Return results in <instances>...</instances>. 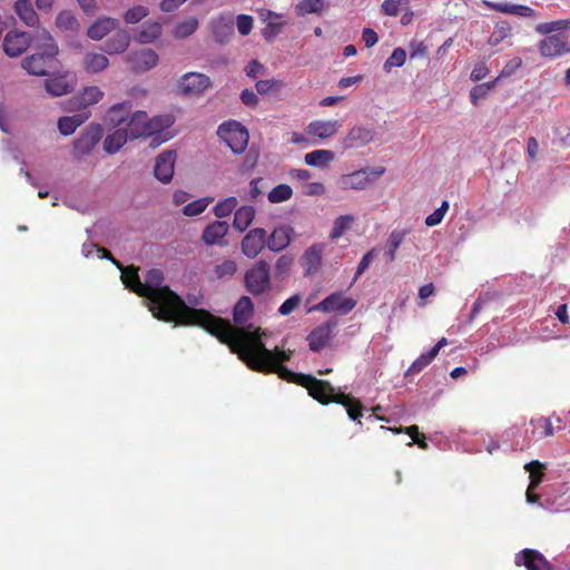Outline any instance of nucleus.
Instances as JSON below:
<instances>
[{"label": "nucleus", "instance_id": "f257e3e1", "mask_svg": "<svg viewBox=\"0 0 570 570\" xmlns=\"http://www.w3.org/2000/svg\"><path fill=\"white\" fill-rule=\"evenodd\" d=\"M164 274L158 268L149 269L142 282L141 297L149 301L154 317L180 325H202L222 343L227 344L233 353L238 354L252 370L263 373H277L279 377L291 381L295 373L282 365L291 357V351L268 350L262 342L267 334L261 328L236 327L228 321L216 317L204 309L191 308L184 299L163 285ZM252 327V325H249Z\"/></svg>", "mask_w": 570, "mask_h": 570}, {"label": "nucleus", "instance_id": "f03ea898", "mask_svg": "<svg viewBox=\"0 0 570 570\" xmlns=\"http://www.w3.org/2000/svg\"><path fill=\"white\" fill-rule=\"evenodd\" d=\"M244 285L248 293L254 296L265 294L271 289V267L264 261H257L246 273Z\"/></svg>", "mask_w": 570, "mask_h": 570}, {"label": "nucleus", "instance_id": "7ed1b4c3", "mask_svg": "<svg viewBox=\"0 0 570 570\" xmlns=\"http://www.w3.org/2000/svg\"><path fill=\"white\" fill-rule=\"evenodd\" d=\"M218 136L226 141L234 154H242L248 145L247 129L236 120H228L219 125Z\"/></svg>", "mask_w": 570, "mask_h": 570}, {"label": "nucleus", "instance_id": "20e7f679", "mask_svg": "<svg viewBox=\"0 0 570 570\" xmlns=\"http://www.w3.org/2000/svg\"><path fill=\"white\" fill-rule=\"evenodd\" d=\"M213 85L210 78L202 72H186L178 82V94L184 97H200Z\"/></svg>", "mask_w": 570, "mask_h": 570}, {"label": "nucleus", "instance_id": "39448f33", "mask_svg": "<svg viewBox=\"0 0 570 570\" xmlns=\"http://www.w3.org/2000/svg\"><path fill=\"white\" fill-rule=\"evenodd\" d=\"M383 167L364 168L351 174L342 175L338 184L342 189L363 190L371 185L376 178L384 174Z\"/></svg>", "mask_w": 570, "mask_h": 570}, {"label": "nucleus", "instance_id": "423d86ee", "mask_svg": "<svg viewBox=\"0 0 570 570\" xmlns=\"http://www.w3.org/2000/svg\"><path fill=\"white\" fill-rule=\"evenodd\" d=\"M159 128L160 124L158 119H149L147 112L141 110L130 114L126 127L131 140L151 136L154 132L159 130Z\"/></svg>", "mask_w": 570, "mask_h": 570}, {"label": "nucleus", "instance_id": "0eeeda50", "mask_svg": "<svg viewBox=\"0 0 570 570\" xmlns=\"http://www.w3.org/2000/svg\"><path fill=\"white\" fill-rule=\"evenodd\" d=\"M102 126L100 124H89L73 141V156L82 158L89 155L102 137Z\"/></svg>", "mask_w": 570, "mask_h": 570}, {"label": "nucleus", "instance_id": "6e6552de", "mask_svg": "<svg viewBox=\"0 0 570 570\" xmlns=\"http://www.w3.org/2000/svg\"><path fill=\"white\" fill-rule=\"evenodd\" d=\"M298 383L308 390V394L323 404L334 402L335 393L334 387L327 381L317 380L312 375H301Z\"/></svg>", "mask_w": 570, "mask_h": 570}, {"label": "nucleus", "instance_id": "1a4fd4ad", "mask_svg": "<svg viewBox=\"0 0 570 570\" xmlns=\"http://www.w3.org/2000/svg\"><path fill=\"white\" fill-rule=\"evenodd\" d=\"M30 40L29 32L14 28L6 33L2 49L8 57L17 58L28 50Z\"/></svg>", "mask_w": 570, "mask_h": 570}, {"label": "nucleus", "instance_id": "9d476101", "mask_svg": "<svg viewBox=\"0 0 570 570\" xmlns=\"http://www.w3.org/2000/svg\"><path fill=\"white\" fill-rule=\"evenodd\" d=\"M75 87L76 77L71 72L53 75L45 81V89L52 97L70 94Z\"/></svg>", "mask_w": 570, "mask_h": 570}, {"label": "nucleus", "instance_id": "9b49d317", "mask_svg": "<svg viewBox=\"0 0 570 570\" xmlns=\"http://www.w3.org/2000/svg\"><path fill=\"white\" fill-rule=\"evenodd\" d=\"M30 47H33L38 52L48 56H57L59 52L58 45L51 33L46 28L36 27L32 32H29Z\"/></svg>", "mask_w": 570, "mask_h": 570}, {"label": "nucleus", "instance_id": "f8f14e48", "mask_svg": "<svg viewBox=\"0 0 570 570\" xmlns=\"http://www.w3.org/2000/svg\"><path fill=\"white\" fill-rule=\"evenodd\" d=\"M356 305L353 298H345L341 293H333L321 301L314 309L325 313L337 312L342 315L350 313Z\"/></svg>", "mask_w": 570, "mask_h": 570}, {"label": "nucleus", "instance_id": "ddd939ff", "mask_svg": "<svg viewBox=\"0 0 570 570\" xmlns=\"http://www.w3.org/2000/svg\"><path fill=\"white\" fill-rule=\"evenodd\" d=\"M176 161V151L165 150L160 153L155 159L154 175L155 177L167 184L173 179Z\"/></svg>", "mask_w": 570, "mask_h": 570}, {"label": "nucleus", "instance_id": "4468645a", "mask_svg": "<svg viewBox=\"0 0 570 570\" xmlns=\"http://www.w3.org/2000/svg\"><path fill=\"white\" fill-rule=\"evenodd\" d=\"M266 245V230L257 227L250 229L242 240V252L248 258H255Z\"/></svg>", "mask_w": 570, "mask_h": 570}, {"label": "nucleus", "instance_id": "2eb2a0df", "mask_svg": "<svg viewBox=\"0 0 570 570\" xmlns=\"http://www.w3.org/2000/svg\"><path fill=\"white\" fill-rule=\"evenodd\" d=\"M517 566H524L527 570H553V566L537 550L524 549L515 556Z\"/></svg>", "mask_w": 570, "mask_h": 570}, {"label": "nucleus", "instance_id": "dca6fc26", "mask_svg": "<svg viewBox=\"0 0 570 570\" xmlns=\"http://www.w3.org/2000/svg\"><path fill=\"white\" fill-rule=\"evenodd\" d=\"M539 51L542 57L556 58L570 52V45L562 35L548 36L540 41Z\"/></svg>", "mask_w": 570, "mask_h": 570}, {"label": "nucleus", "instance_id": "f3484780", "mask_svg": "<svg viewBox=\"0 0 570 570\" xmlns=\"http://www.w3.org/2000/svg\"><path fill=\"white\" fill-rule=\"evenodd\" d=\"M134 71L144 72L157 66L159 57L155 50L145 48L131 52L127 57Z\"/></svg>", "mask_w": 570, "mask_h": 570}, {"label": "nucleus", "instance_id": "a211bd4d", "mask_svg": "<svg viewBox=\"0 0 570 570\" xmlns=\"http://www.w3.org/2000/svg\"><path fill=\"white\" fill-rule=\"evenodd\" d=\"M375 131L364 126H354L342 139L344 149L361 148L374 139Z\"/></svg>", "mask_w": 570, "mask_h": 570}, {"label": "nucleus", "instance_id": "6ab92c4d", "mask_svg": "<svg viewBox=\"0 0 570 570\" xmlns=\"http://www.w3.org/2000/svg\"><path fill=\"white\" fill-rule=\"evenodd\" d=\"M335 326V321H328L314 328L307 336L309 348L314 352H318L325 347L333 336V328Z\"/></svg>", "mask_w": 570, "mask_h": 570}, {"label": "nucleus", "instance_id": "aec40b11", "mask_svg": "<svg viewBox=\"0 0 570 570\" xmlns=\"http://www.w3.org/2000/svg\"><path fill=\"white\" fill-rule=\"evenodd\" d=\"M56 56L42 55V52H36L27 56L21 61V67L32 76H48L49 63Z\"/></svg>", "mask_w": 570, "mask_h": 570}, {"label": "nucleus", "instance_id": "412c9836", "mask_svg": "<svg viewBox=\"0 0 570 570\" xmlns=\"http://www.w3.org/2000/svg\"><path fill=\"white\" fill-rule=\"evenodd\" d=\"M131 101H122L112 105L106 115V124L112 128H120L121 125L128 122L131 114Z\"/></svg>", "mask_w": 570, "mask_h": 570}, {"label": "nucleus", "instance_id": "4be33fe9", "mask_svg": "<svg viewBox=\"0 0 570 570\" xmlns=\"http://www.w3.org/2000/svg\"><path fill=\"white\" fill-rule=\"evenodd\" d=\"M229 230V225L223 220H215L214 223L206 226L203 230L202 239L206 245H219L225 244L224 237Z\"/></svg>", "mask_w": 570, "mask_h": 570}, {"label": "nucleus", "instance_id": "5701e85b", "mask_svg": "<svg viewBox=\"0 0 570 570\" xmlns=\"http://www.w3.org/2000/svg\"><path fill=\"white\" fill-rule=\"evenodd\" d=\"M293 233L294 229L291 226L284 225L276 227L269 237H266V246L272 252H281L289 245Z\"/></svg>", "mask_w": 570, "mask_h": 570}, {"label": "nucleus", "instance_id": "b1692460", "mask_svg": "<svg viewBox=\"0 0 570 570\" xmlns=\"http://www.w3.org/2000/svg\"><path fill=\"white\" fill-rule=\"evenodd\" d=\"M13 11L18 18L29 28L40 26V18L30 0H17Z\"/></svg>", "mask_w": 570, "mask_h": 570}, {"label": "nucleus", "instance_id": "393cba45", "mask_svg": "<svg viewBox=\"0 0 570 570\" xmlns=\"http://www.w3.org/2000/svg\"><path fill=\"white\" fill-rule=\"evenodd\" d=\"M213 37L218 43H226L234 36V21L230 17H219L212 23Z\"/></svg>", "mask_w": 570, "mask_h": 570}, {"label": "nucleus", "instance_id": "a878e982", "mask_svg": "<svg viewBox=\"0 0 570 570\" xmlns=\"http://www.w3.org/2000/svg\"><path fill=\"white\" fill-rule=\"evenodd\" d=\"M524 469L530 473V484L527 489V501L529 503H535L539 500V497L533 494L534 489L540 484L543 476L544 465L539 461H532L527 463Z\"/></svg>", "mask_w": 570, "mask_h": 570}, {"label": "nucleus", "instance_id": "bb28decb", "mask_svg": "<svg viewBox=\"0 0 570 570\" xmlns=\"http://www.w3.org/2000/svg\"><path fill=\"white\" fill-rule=\"evenodd\" d=\"M104 97V92L96 86L86 87L70 102L78 109L98 104Z\"/></svg>", "mask_w": 570, "mask_h": 570}, {"label": "nucleus", "instance_id": "cd10ccee", "mask_svg": "<svg viewBox=\"0 0 570 570\" xmlns=\"http://www.w3.org/2000/svg\"><path fill=\"white\" fill-rule=\"evenodd\" d=\"M341 128L337 120H315L307 126V132L321 139L330 138L336 134Z\"/></svg>", "mask_w": 570, "mask_h": 570}, {"label": "nucleus", "instance_id": "c85d7f7f", "mask_svg": "<svg viewBox=\"0 0 570 570\" xmlns=\"http://www.w3.org/2000/svg\"><path fill=\"white\" fill-rule=\"evenodd\" d=\"M128 140L131 139L127 129L117 128L115 131L106 136L104 140V150L109 155H114L118 153Z\"/></svg>", "mask_w": 570, "mask_h": 570}, {"label": "nucleus", "instance_id": "c756f323", "mask_svg": "<svg viewBox=\"0 0 570 570\" xmlns=\"http://www.w3.org/2000/svg\"><path fill=\"white\" fill-rule=\"evenodd\" d=\"M129 43L128 32L120 30L104 42L102 50L109 55L121 53L127 50Z\"/></svg>", "mask_w": 570, "mask_h": 570}, {"label": "nucleus", "instance_id": "7c9ffc66", "mask_svg": "<svg viewBox=\"0 0 570 570\" xmlns=\"http://www.w3.org/2000/svg\"><path fill=\"white\" fill-rule=\"evenodd\" d=\"M117 24L116 19L100 18L88 28L87 36L92 40H101L110 31L115 30Z\"/></svg>", "mask_w": 570, "mask_h": 570}, {"label": "nucleus", "instance_id": "2f4dec72", "mask_svg": "<svg viewBox=\"0 0 570 570\" xmlns=\"http://www.w3.org/2000/svg\"><path fill=\"white\" fill-rule=\"evenodd\" d=\"M254 304L248 296H242L234 306L233 318L236 325H244L253 315Z\"/></svg>", "mask_w": 570, "mask_h": 570}, {"label": "nucleus", "instance_id": "473e14b6", "mask_svg": "<svg viewBox=\"0 0 570 570\" xmlns=\"http://www.w3.org/2000/svg\"><path fill=\"white\" fill-rule=\"evenodd\" d=\"M119 269L121 271V279L125 286L141 296L144 289L142 282L138 275V268L135 266L124 267L121 265V268Z\"/></svg>", "mask_w": 570, "mask_h": 570}, {"label": "nucleus", "instance_id": "72a5a7b5", "mask_svg": "<svg viewBox=\"0 0 570 570\" xmlns=\"http://www.w3.org/2000/svg\"><path fill=\"white\" fill-rule=\"evenodd\" d=\"M335 403L342 404L348 414V417L353 421L358 420L362 416L363 405L353 396L344 393H338L334 399Z\"/></svg>", "mask_w": 570, "mask_h": 570}, {"label": "nucleus", "instance_id": "f704fd0d", "mask_svg": "<svg viewBox=\"0 0 570 570\" xmlns=\"http://www.w3.org/2000/svg\"><path fill=\"white\" fill-rule=\"evenodd\" d=\"M302 264L306 269V274H314L318 271L322 262V249L317 245L308 247L303 257Z\"/></svg>", "mask_w": 570, "mask_h": 570}, {"label": "nucleus", "instance_id": "c9c22d12", "mask_svg": "<svg viewBox=\"0 0 570 570\" xmlns=\"http://www.w3.org/2000/svg\"><path fill=\"white\" fill-rule=\"evenodd\" d=\"M256 210L253 206H242L239 207L234 215L233 226L238 232H244L248 228V226L253 223L255 218Z\"/></svg>", "mask_w": 570, "mask_h": 570}, {"label": "nucleus", "instance_id": "e433bc0d", "mask_svg": "<svg viewBox=\"0 0 570 570\" xmlns=\"http://www.w3.org/2000/svg\"><path fill=\"white\" fill-rule=\"evenodd\" d=\"M163 26L158 21H147L137 33L136 39L139 43H150L161 36Z\"/></svg>", "mask_w": 570, "mask_h": 570}, {"label": "nucleus", "instance_id": "4c0bfd02", "mask_svg": "<svg viewBox=\"0 0 570 570\" xmlns=\"http://www.w3.org/2000/svg\"><path fill=\"white\" fill-rule=\"evenodd\" d=\"M334 153L327 149H316L304 156L306 165L312 167H325L334 160Z\"/></svg>", "mask_w": 570, "mask_h": 570}, {"label": "nucleus", "instance_id": "58836bf2", "mask_svg": "<svg viewBox=\"0 0 570 570\" xmlns=\"http://www.w3.org/2000/svg\"><path fill=\"white\" fill-rule=\"evenodd\" d=\"M407 235V230L405 229H394L387 239V247L385 250V257L387 262H392L395 258V252L403 243L405 236Z\"/></svg>", "mask_w": 570, "mask_h": 570}, {"label": "nucleus", "instance_id": "ea45409f", "mask_svg": "<svg viewBox=\"0 0 570 570\" xmlns=\"http://www.w3.org/2000/svg\"><path fill=\"white\" fill-rule=\"evenodd\" d=\"M109 65L108 58L102 53H87L85 57V67L89 72H100Z\"/></svg>", "mask_w": 570, "mask_h": 570}, {"label": "nucleus", "instance_id": "a19ab883", "mask_svg": "<svg viewBox=\"0 0 570 570\" xmlns=\"http://www.w3.org/2000/svg\"><path fill=\"white\" fill-rule=\"evenodd\" d=\"M56 26L65 31H77L80 27L77 18L70 10H62L58 13Z\"/></svg>", "mask_w": 570, "mask_h": 570}, {"label": "nucleus", "instance_id": "79ce46f5", "mask_svg": "<svg viewBox=\"0 0 570 570\" xmlns=\"http://www.w3.org/2000/svg\"><path fill=\"white\" fill-rule=\"evenodd\" d=\"M198 28V20L195 17H189L185 21L178 22L174 29V36L178 39H184L193 35Z\"/></svg>", "mask_w": 570, "mask_h": 570}, {"label": "nucleus", "instance_id": "37998d69", "mask_svg": "<svg viewBox=\"0 0 570 570\" xmlns=\"http://www.w3.org/2000/svg\"><path fill=\"white\" fill-rule=\"evenodd\" d=\"M324 8V0H303L295 7V11L298 17H303L308 13H318Z\"/></svg>", "mask_w": 570, "mask_h": 570}, {"label": "nucleus", "instance_id": "c03bdc74", "mask_svg": "<svg viewBox=\"0 0 570 570\" xmlns=\"http://www.w3.org/2000/svg\"><path fill=\"white\" fill-rule=\"evenodd\" d=\"M355 220L353 215H342L338 216L333 224L332 232L330 234L331 239L340 238L352 225Z\"/></svg>", "mask_w": 570, "mask_h": 570}, {"label": "nucleus", "instance_id": "a18cd8bd", "mask_svg": "<svg viewBox=\"0 0 570 570\" xmlns=\"http://www.w3.org/2000/svg\"><path fill=\"white\" fill-rule=\"evenodd\" d=\"M293 196V189L287 184H279L267 195L269 203L278 204L288 200Z\"/></svg>", "mask_w": 570, "mask_h": 570}, {"label": "nucleus", "instance_id": "49530a36", "mask_svg": "<svg viewBox=\"0 0 570 570\" xmlns=\"http://www.w3.org/2000/svg\"><path fill=\"white\" fill-rule=\"evenodd\" d=\"M237 204L238 200L236 197H227L216 204V206L213 208V213L218 218L227 217L233 213Z\"/></svg>", "mask_w": 570, "mask_h": 570}, {"label": "nucleus", "instance_id": "de8ad7c7", "mask_svg": "<svg viewBox=\"0 0 570 570\" xmlns=\"http://www.w3.org/2000/svg\"><path fill=\"white\" fill-rule=\"evenodd\" d=\"M511 35V26L507 21H501L495 24V28L491 36L489 37V45L498 46L505 38Z\"/></svg>", "mask_w": 570, "mask_h": 570}, {"label": "nucleus", "instance_id": "09e8293b", "mask_svg": "<svg viewBox=\"0 0 570 570\" xmlns=\"http://www.w3.org/2000/svg\"><path fill=\"white\" fill-rule=\"evenodd\" d=\"M294 263L293 256L285 254L278 257L275 264V277L283 281L289 274L292 265Z\"/></svg>", "mask_w": 570, "mask_h": 570}, {"label": "nucleus", "instance_id": "8fccbe9b", "mask_svg": "<svg viewBox=\"0 0 570 570\" xmlns=\"http://www.w3.org/2000/svg\"><path fill=\"white\" fill-rule=\"evenodd\" d=\"M503 10H504V13H507V14H512V16L522 17V18H533V19L538 18L535 10H533L532 8L524 6V4L507 3V6H505V8H503Z\"/></svg>", "mask_w": 570, "mask_h": 570}, {"label": "nucleus", "instance_id": "3c124183", "mask_svg": "<svg viewBox=\"0 0 570 570\" xmlns=\"http://www.w3.org/2000/svg\"><path fill=\"white\" fill-rule=\"evenodd\" d=\"M406 60V51L397 47L392 51V55L387 58V60L383 65V69L386 72H390L393 67H402Z\"/></svg>", "mask_w": 570, "mask_h": 570}, {"label": "nucleus", "instance_id": "603ef678", "mask_svg": "<svg viewBox=\"0 0 570 570\" xmlns=\"http://www.w3.org/2000/svg\"><path fill=\"white\" fill-rule=\"evenodd\" d=\"M570 26V20H556L552 22L539 23L535 31L540 35H549L554 31H560Z\"/></svg>", "mask_w": 570, "mask_h": 570}, {"label": "nucleus", "instance_id": "864d4df0", "mask_svg": "<svg viewBox=\"0 0 570 570\" xmlns=\"http://www.w3.org/2000/svg\"><path fill=\"white\" fill-rule=\"evenodd\" d=\"M212 200H213L212 198L210 199L209 198H200V199L194 200V202L187 204L183 208V214L186 216H189V217L197 216V215L202 214L207 208L208 204Z\"/></svg>", "mask_w": 570, "mask_h": 570}, {"label": "nucleus", "instance_id": "5fc2aeb1", "mask_svg": "<svg viewBox=\"0 0 570 570\" xmlns=\"http://www.w3.org/2000/svg\"><path fill=\"white\" fill-rule=\"evenodd\" d=\"M409 3L410 0H384L381 8L384 14L389 17H396L400 9L407 7Z\"/></svg>", "mask_w": 570, "mask_h": 570}, {"label": "nucleus", "instance_id": "6e6d98bb", "mask_svg": "<svg viewBox=\"0 0 570 570\" xmlns=\"http://www.w3.org/2000/svg\"><path fill=\"white\" fill-rule=\"evenodd\" d=\"M498 79L493 81L485 82L473 87L470 91V100L473 105H476L478 101L487 96V94L494 87Z\"/></svg>", "mask_w": 570, "mask_h": 570}, {"label": "nucleus", "instance_id": "4d7b16f0", "mask_svg": "<svg viewBox=\"0 0 570 570\" xmlns=\"http://www.w3.org/2000/svg\"><path fill=\"white\" fill-rule=\"evenodd\" d=\"M448 209L449 202L443 200L441 206L425 218L426 226L432 227L439 225L443 220Z\"/></svg>", "mask_w": 570, "mask_h": 570}, {"label": "nucleus", "instance_id": "13d9d810", "mask_svg": "<svg viewBox=\"0 0 570 570\" xmlns=\"http://www.w3.org/2000/svg\"><path fill=\"white\" fill-rule=\"evenodd\" d=\"M148 14V9L142 6H136L126 11L124 19L127 23H137Z\"/></svg>", "mask_w": 570, "mask_h": 570}, {"label": "nucleus", "instance_id": "bf43d9fd", "mask_svg": "<svg viewBox=\"0 0 570 570\" xmlns=\"http://www.w3.org/2000/svg\"><path fill=\"white\" fill-rule=\"evenodd\" d=\"M237 271L236 263L234 261H224L222 264L215 267V274L218 278L226 276H233Z\"/></svg>", "mask_w": 570, "mask_h": 570}, {"label": "nucleus", "instance_id": "052dcab7", "mask_svg": "<svg viewBox=\"0 0 570 570\" xmlns=\"http://www.w3.org/2000/svg\"><path fill=\"white\" fill-rule=\"evenodd\" d=\"M236 26L242 36H247L253 29V18L248 14H238L236 18Z\"/></svg>", "mask_w": 570, "mask_h": 570}, {"label": "nucleus", "instance_id": "680f3d73", "mask_svg": "<svg viewBox=\"0 0 570 570\" xmlns=\"http://www.w3.org/2000/svg\"><path fill=\"white\" fill-rule=\"evenodd\" d=\"M302 297L299 295H293L287 298L278 308V313L283 316L289 315L299 305Z\"/></svg>", "mask_w": 570, "mask_h": 570}, {"label": "nucleus", "instance_id": "e2e57ef3", "mask_svg": "<svg viewBox=\"0 0 570 570\" xmlns=\"http://www.w3.org/2000/svg\"><path fill=\"white\" fill-rule=\"evenodd\" d=\"M521 66H522L521 58H519V57L512 58L502 68L501 72L497 79L511 77Z\"/></svg>", "mask_w": 570, "mask_h": 570}, {"label": "nucleus", "instance_id": "0e129e2a", "mask_svg": "<svg viewBox=\"0 0 570 570\" xmlns=\"http://www.w3.org/2000/svg\"><path fill=\"white\" fill-rule=\"evenodd\" d=\"M430 363L431 361L424 354H421L407 368V371L405 372V376L407 377L410 375L420 373Z\"/></svg>", "mask_w": 570, "mask_h": 570}, {"label": "nucleus", "instance_id": "69168bd1", "mask_svg": "<svg viewBox=\"0 0 570 570\" xmlns=\"http://www.w3.org/2000/svg\"><path fill=\"white\" fill-rule=\"evenodd\" d=\"M375 258V249L368 250L361 259L357 265L356 273L354 276V281H356L370 266V264Z\"/></svg>", "mask_w": 570, "mask_h": 570}, {"label": "nucleus", "instance_id": "338daca9", "mask_svg": "<svg viewBox=\"0 0 570 570\" xmlns=\"http://www.w3.org/2000/svg\"><path fill=\"white\" fill-rule=\"evenodd\" d=\"M58 129L62 136H70L72 135L78 127L71 121V118L68 116L60 117L58 119Z\"/></svg>", "mask_w": 570, "mask_h": 570}, {"label": "nucleus", "instance_id": "774afa93", "mask_svg": "<svg viewBox=\"0 0 570 570\" xmlns=\"http://www.w3.org/2000/svg\"><path fill=\"white\" fill-rule=\"evenodd\" d=\"M326 191L322 183H307L303 185L302 193L306 196H322Z\"/></svg>", "mask_w": 570, "mask_h": 570}]
</instances>
